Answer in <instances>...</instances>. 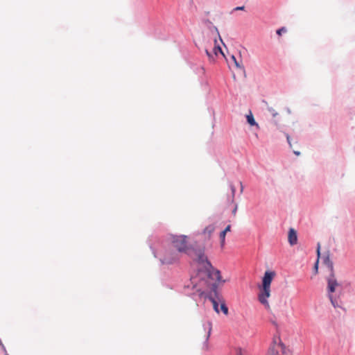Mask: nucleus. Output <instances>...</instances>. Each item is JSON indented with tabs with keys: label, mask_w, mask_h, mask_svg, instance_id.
<instances>
[{
	"label": "nucleus",
	"mask_w": 355,
	"mask_h": 355,
	"mask_svg": "<svg viewBox=\"0 0 355 355\" xmlns=\"http://www.w3.org/2000/svg\"><path fill=\"white\" fill-rule=\"evenodd\" d=\"M190 257L193 258V260L202 265L203 269L199 270L198 277L202 280V284L206 286L207 282H218V283H224L225 280L222 279L220 272L214 268L210 261L208 260L207 257L205 254V248L198 249H193L190 250Z\"/></svg>",
	"instance_id": "obj_1"
},
{
	"label": "nucleus",
	"mask_w": 355,
	"mask_h": 355,
	"mask_svg": "<svg viewBox=\"0 0 355 355\" xmlns=\"http://www.w3.org/2000/svg\"><path fill=\"white\" fill-rule=\"evenodd\" d=\"M275 276L276 272L275 271L267 270L265 272L262 279V286L260 288L258 295L259 302L263 304L268 311H270V306L268 301V299L270 296V285Z\"/></svg>",
	"instance_id": "obj_2"
},
{
	"label": "nucleus",
	"mask_w": 355,
	"mask_h": 355,
	"mask_svg": "<svg viewBox=\"0 0 355 355\" xmlns=\"http://www.w3.org/2000/svg\"><path fill=\"white\" fill-rule=\"evenodd\" d=\"M171 245L173 248H175L178 252L185 253L191 255L190 250L191 246L188 241V236L185 235H171L170 237Z\"/></svg>",
	"instance_id": "obj_3"
},
{
	"label": "nucleus",
	"mask_w": 355,
	"mask_h": 355,
	"mask_svg": "<svg viewBox=\"0 0 355 355\" xmlns=\"http://www.w3.org/2000/svg\"><path fill=\"white\" fill-rule=\"evenodd\" d=\"M327 292L329 295V297L331 300L332 305L336 307L337 304V302L335 299H334L332 293L338 291L341 285L338 282L336 279L334 272L330 273L329 275L327 277Z\"/></svg>",
	"instance_id": "obj_4"
},
{
	"label": "nucleus",
	"mask_w": 355,
	"mask_h": 355,
	"mask_svg": "<svg viewBox=\"0 0 355 355\" xmlns=\"http://www.w3.org/2000/svg\"><path fill=\"white\" fill-rule=\"evenodd\" d=\"M180 258V254L178 251L172 249H167L163 252L160 261L163 264H172L178 261Z\"/></svg>",
	"instance_id": "obj_5"
},
{
	"label": "nucleus",
	"mask_w": 355,
	"mask_h": 355,
	"mask_svg": "<svg viewBox=\"0 0 355 355\" xmlns=\"http://www.w3.org/2000/svg\"><path fill=\"white\" fill-rule=\"evenodd\" d=\"M218 282H207L206 283V286L210 287L211 289L213 290L214 295L217 296V299L218 300V302L220 303V310L223 312L225 315L228 314V308L227 307L225 301L220 297V296L218 295V293L216 291V288L218 284H219Z\"/></svg>",
	"instance_id": "obj_6"
},
{
	"label": "nucleus",
	"mask_w": 355,
	"mask_h": 355,
	"mask_svg": "<svg viewBox=\"0 0 355 355\" xmlns=\"http://www.w3.org/2000/svg\"><path fill=\"white\" fill-rule=\"evenodd\" d=\"M269 355H288L286 353V347L282 343H275L269 349Z\"/></svg>",
	"instance_id": "obj_7"
},
{
	"label": "nucleus",
	"mask_w": 355,
	"mask_h": 355,
	"mask_svg": "<svg viewBox=\"0 0 355 355\" xmlns=\"http://www.w3.org/2000/svg\"><path fill=\"white\" fill-rule=\"evenodd\" d=\"M217 41L214 40V46L212 49V52H210L207 49H206V53L211 61H214L215 60V57L218 56V53L223 55L221 48L220 46L216 44Z\"/></svg>",
	"instance_id": "obj_8"
},
{
	"label": "nucleus",
	"mask_w": 355,
	"mask_h": 355,
	"mask_svg": "<svg viewBox=\"0 0 355 355\" xmlns=\"http://www.w3.org/2000/svg\"><path fill=\"white\" fill-rule=\"evenodd\" d=\"M288 242L291 245H294L297 242V232L293 228H291L288 232Z\"/></svg>",
	"instance_id": "obj_9"
},
{
	"label": "nucleus",
	"mask_w": 355,
	"mask_h": 355,
	"mask_svg": "<svg viewBox=\"0 0 355 355\" xmlns=\"http://www.w3.org/2000/svg\"><path fill=\"white\" fill-rule=\"evenodd\" d=\"M323 262L328 267L330 273L334 272L333 263L330 260L329 253L323 257Z\"/></svg>",
	"instance_id": "obj_10"
},
{
	"label": "nucleus",
	"mask_w": 355,
	"mask_h": 355,
	"mask_svg": "<svg viewBox=\"0 0 355 355\" xmlns=\"http://www.w3.org/2000/svg\"><path fill=\"white\" fill-rule=\"evenodd\" d=\"M209 298L213 304V307H214V309L215 310V311L216 313H219V312H220L219 309H218L219 302H218V300L217 299V296L216 295H215V297L210 296Z\"/></svg>",
	"instance_id": "obj_11"
},
{
	"label": "nucleus",
	"mask_w": 355,
	"mask_h": 355,
	"mask_svg": "<svg viewBox=\"0 0 355 355\" xmlns=\"http://www.w3.org/2000/svg\"><path fill=\"white\" fill-rule=\"evenodd\" d=\"M246 119H247V121L248 123L250 125H256V126H258V124L257 123V122L255 121V119L254 118V116L252 113L251 111L249 112V113L246 115Z\"/></svg>",
	"instance_id": "obj_12"
},
{
	"label": "nucleus",
	"mask_w": 355,
	"mask_h": 355,
	"mask_svg": "<svg viewBox=\"0 0 355 355\" xmlns=\"http://www.w3.org/2000/svg\"><path fill=\"white\" fill-rule=\"evenodd\" d=\"M214 230H215L214 225H209L207 226L204 229L203 234H205V235H207L208 237H210V236L214 232Z\"/></svg>",
	"instance_id": "obj_13"
},
{
	"label": "nucleus",
	"mask_w": 355,
	"mask_h": 355,
	"mask_svg": "<svg viewBox=\"0 0 355 355\" xmlns=\"http://www.w3.org/2000/svg\"><path fill=\"white\" fill-rule=\"evenodd\" d=\"M317 256H318V259H317V261L314 265V271H315V273L317 274L318 273V262H319V259H320V244L318 243V247H317Z\"/></svg>",
	"instance_id": "obj_14"
},
{
	"label": "nucleus",
	"mask_w": 355,
	"mask_h": 355,
	"mask_svg": "<svg viewBox=\"0 0 355 355\" xmlns=\"http://www.w3.org/2000/svg\"><path fill=\"white\" fill-rule=\"evenodd\" d=\"M226 233L222 231L220 234V245L222 247L225 245Z\"/></svg>",
	"instance_id": "obj_15"
},
{
	"label": "nucleus",
	"mask_w": 355,
	"mask_h": 355,
	"mask_svg": "<svg viewBox=\"0 0 355 355\" xmlns=\"http://www.w3.org/2000/svg\"><path fill=\"white\" fill-rule=\"evenodd\" d=\"M286 32V28L285 27H282L277 31V34L281 35L283 33Z\"/></svg>",
	"instance_id": "obj_16"
},
{
	"label": "nucleus",
	"mask_w": 355,
	"mask_h": 355,
	"mask_svg": "<svg viewBox=\"0 0 355 355\" xmlns=\"http://www.w3.org/2000/svg\"><path fill=\"white\" fill-rule=\"evenodd\" d=\"M268 111L272 114V116L274 117L278 115V113L272 107H269Z\"/></svg>",
	"instance_id": "obj_17"
},
{
	"label": "nucleus",
	"mask_w": 355,
	"mask_h": 355,
	"mask_svg": "<svg viewBox=\"0 0 355 355\" xmlns=\"http://www.w3.org/2000/svg\"><path fill=\"white\" fill-rule=\"evenodd\" d=\"M231 191H232V202H234V198L235 192H236V188L234 185H231Z\"/></svg>",
	"instance_id": "obj_18"
},
{
	"label": "nucleus",
	"mask_w": 355,
	"mask_h": 355,
	"mask_svg": "<svg viewBox=\"0 0 355 355\" xmlns=\"http://www.w3.org/2000/svg\"><path fill=\"white\" fill-rule=\"evenodd\" d=\"M236 355H246V352L241 349H238L236 350Z\"/></svg>",
	"instance_id": "obj_19"
},
{
	"label": "nucleus",
	"mask_w": 355,
	"mask_h": 355,
	"mask_svg": "<svg viewBox=\"0 0 355 355\" xmlns=\"http://www.w3.org/2000/svg\"><path fill=\"white\" fill-rule=\"evenodd\" d=\"M231 230V225H228L225 229L223 230L224 232H225L227 234V232H230Z\"/></svg>",
	"instance_id": "obj_20"
},
{
	"label": "nucleus",
	"mask_w": 355,
	"mask_h": 355,
	"mask_svg": "<svg viewBox=\"0 0 355 355\" xmlns=\"http://www.w3.org/2000/svg\"><path fill=\"white\" fill-rule=\"evenodd\" d=\"M286 139H287L288 144L291 147L292 146H291V137L288 134H286Z\"/></svg>",
	"instance_id": "obj_21"
},
{
	"label": "nucleus",
	"mask_w": 355,
	"mask_h": 355,
	"mask_svg": "<svg viewBox=\"0 0 355 355\" xmlns=\"http://www.w3.org/2000/svg\"><path fill=\"white\" fill-rule=\"evenodd\" d=\"M245 8L244 6H239V7H236L234 9V10H243Z\"/></svg>",
	"instance_id": "obj_22"
},
{
	"label": "nucleus",
	"mask_w": 355,
	"mask_h": 355,
	"mask_svg": "<svg viewBox=\"0 0 355 355\" xmlns=\"http://www.w3.org/2000/svg\"><path fill=\"white\" fill-rule=\"evenodd\" d=\"M232 58L234 60V62H235L236 66L237 67H240L241 66H240V64L237 62V61H236V58L233 55V56L232 57Z\"/></svg>",
	"instance_id": "obj_23"
},
{
	"label": "nucleus",
	"mask_w": 355,
	"mask_h": 355,
	"mask_svg": "<svg viewBox=\"0 0 355 355\" xmlns=\"http://www.w3.org/2000/svg\"><path fill=\"white\" fill-rule=\"evenodd\" d=\"M236 211H237V205H236V206H235L234 209H233V211H232V214H233L234 216H236Z\"/></svg>",
	"instance_id": "obj_24"
},
{
	"label": "nucleus",
	"mask_w": 355,
	"mask_h": 355,
	"mask_svg": "<svg viewBox=\"0 0 355 355\" xmlns=\"http://www.w3.org/2000/svg\"><path fill=\"white\" fill-rule=\"evenodd\" d=\"M294 154H295L296 155H300V153L299 151H295L294 150L293 151Z\"/></svg>",
	"instance_id": "obj_25"
},
{
	"label": "nucleus",
	"mask_w": 355,
	"mask_h": 355,
	"mask_svg": "<svg viewBox=\"0 0 355 355\" xmlns=\"http://www.w3.org/2000/svg\"><path fill=\"white\" fill-rule=\"evenodd\" d=\"M241 192L242 193V192H243V185H242V183H241Z\"/></svg>",
	"instance_id": "obj_26"
},
{
	"label": "nucleus",
	"mask_w": 355,
	"mask_h": 355,
	"mask_svg": "<svg viewBox=\"0 0 355 355\" xmlns=\"http://www.w3.org/2000/svg\"><path fill=\"white\" fill-rule=\"evenodd\" d=\"M208 337H209V334L207 335V339L208 338Z\"/></svg>",
	"instance_id": "obj_27"
}]
</instances>
